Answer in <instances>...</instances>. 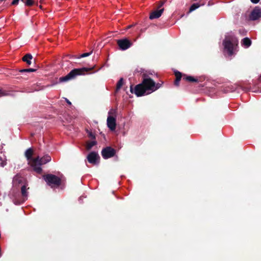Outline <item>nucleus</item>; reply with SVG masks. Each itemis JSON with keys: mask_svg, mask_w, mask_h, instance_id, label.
<instances>
[{"mask_svg": "<svg viewBox=\"0 0 261 261\" xmlns=\"http://www.w3.org/2000/svg\"><path fill=\"white\" fill-rule=\"evenodd\" d=\"M238 40L232 34H228L225 36V39L223 42L224 52L227 53L229 56H231L233 54V47L235 44H237Z\"/></svg>", "mask_w": 261, "mask_h": 261, "instance_id": "nucleus-2", "label": "nucleus"}, {"mask_svg": "<svg viewBox=\"0 0 261 261\" xmlns=\"http://www.w3.org/2000/svg\"><path fill=\"white\" fill-rule=\"evenodd\" d=\"M116 114L117 111L116 110L114 109H111L110 111L108 112V117H111L112 118H116Z\"/></svg>", "mask_w": 261, "mask_h": 261, "instance_id": "nucleus-19", "label": "nucleus"}, {"mask_svg": "<svg viewBox=\"0 0 261 261\" xmlns=\"http://www.w3.org/2000/svg\"><path fill=\"white\" fill-rule=\"evenodd\" d=\"M116 150L111 147L108 146L104 148L101 151V155L104 159H108L114 156Z\"/></svg>", "mask_w": 261, "mask_h": 261, "instance_id": "nucleus-6", "label": "nucleus"}, {"mask_svg": "<svg viewBox=\"0 0 261 261\" xmlns=\"http://www.w3.org/2000/svg\"><path fill=\"white\" fill-rule=\"evenodd\" d=\"M99 159V155L96 152H91L87 156L88 162L93 164H96Z\"/></svg>", "mask_w": 261, "mask_h": 261, "instance_id": "nucleus-9", "label": "nucleus"}, {"mask_svg": "<svg viewBox=\"0 0 261 261\" xmlns=\"http://www.w3.org/2000/svg\"><path fill=\"white\" fill-rule=\"evenodd\" d=\"M34 3L33 0H27L25 1L24 4L25 6H31L34 4Z\"/></svg>", "mask_w": 261, "mask_h": 261, "instance_id": "nucleus-27", "label": "nucleus"}, {"mask_svg": "<svg viewBox=\"0 0 261 261\" xmlns=\"http://www.w3.org/2000/svg\"><path fill=\"white\" fill-rule=\"evenodd\" d=\"M83 196H81L79 198V201L82 200Z\"/></svg>", "mask_w": 261, "mask_h": 261, "instance_id": "nucleus-34", "label": "nucleus"}, {"mask_svg": "<svg viewBox=\"0 0 261 261\" xmlns=\"http://www.w3.org/2000/svg\"><path fill=\"white\" fill-rule=\"evenodd\" d=\"M65 100L67 102V103L69 105H71V102L67 98H65Z\"/></svg>", "mask_w": 261, "mask_h": 261, "instance_id": "nucleus-32", "label": "nucleus"}, {"mask_svg": "<svg viewBox=\"0 0 261 261\" xmlns=\"http://www.w3.org/2000/svg\"><path fill=\"white\" fill-rule=\"evenodd\" d=\"M200 7V5H199L197 3H194L192 4L189 9V12H191L194 10H195L196 9Z\"/></svg>", "mask_w": 261, "mask_h": 261, "instance_id": "nucleus-21", "label": "nucleus"}, {"mask_svg": "<svg viewBox=\"0 0 261 261\" xmlns=\"http://www.w3.org/2000/svg\"><path fill=\"white\" fill-rule=\"evenodd\" d=\"M97 144V142L93 140L90 142H87L86 148L87 150H90L92 148V147H93L94 145H95Z\"/></svg>", "mask_w": 261, "mask_h": 261, "instance_id": "nucleus-18", "label": "nucleus"}, {"mask_svg": "<svg viewBox=\"0 0 261 261\" xmlns=\"http://www.w3.org/2000/svg\"><path fill=\"white\" fill-rule=\"evenodd\" d=\"M86 132L87 133V135L89 138L93 140L95 139V136L94 133L91 130H89L88 129L86 130Z\"/></svg>", "mask_w": 261, "mask_h": 261, "instance_id": "nucleus-22", "label": "nucleus"}, {"mask_svg": "<svg viewBox=\"0 0 261 261\" xmlns=\"http://www.w3.org/2000/svg\"><path fill=\"white\" fill-rule=\"evenodd\" d=\"M33 58L32 55L28 54L25 55L23 58L22 60L25 62L28 65H31L32 63L31 60Z\"/></svg>", "mask_w": 261, "mask_h": 261, "instance_id": "nucleus-15", "label": "nucleus"}, {"mask_svg": "<svg viewBox=\"0 0 261 261\" xmlns=\"http://www.w3.org/2000/svg\"><path fill=\"white\" fill-rule=\"evenodd\" d=\"M90 69V68H87L74 69L72 70L66 76L60 77V81L61 82L68 81L70 80L74 79L77 75L83 74L84 71H87Z\"/></svg>", "mask_w": 261, "mask_h": 261, "instance_id": "nucleus-3", "label": "nucleus"}, {"mask_svg": "<svg viewBox=\"0 0 261 261\" xmlns=\"http://www.w3.org/2000/svg\"><path fill=\"white\" fill-rule=\"evenodd\" d=\"M36 71V69L33 68H28V69H20L19 70L20 72H34Z\"/></svg>", "mask_w": 261, "mask_h": 261, "instance_id": "nucleus-24", "label": "nucleus"}, {"mask_svg": "<svg viewBox=\"0 0 261 261\" xmlns=\"http://www.w3.org/2000/svg\"><path fill=\"white\" fill-rule=\"evenodd\" d=\"M2 160V158L0 156V161Z\"/></svg>", "mask_w": 261, "mask_h": 261, "instance_id": "nucleus-37", "label": "nucleus"}, {"mask_svg": "<svg viewBox=\"0 0 261 261\" xmlns=\"http://www.w3.org/2000/svg\"><path fill=\"white\" fill-rule=\"evenodd\" d=\"M261 17V9L256 7L251 12L250 19L252 20H256Z\"/></svg>", "mask_w": 261, "mask_h": 261, "instance_id": "nucleus-8", "label": "nucleus"}, {"mask_svg": "<svg viewBox=\"0 0 261 261\" xmlns=\"http://www.w3.org/2000/svg\"><path fill=\"white\" fill-rule=\"evenodd\" d=\"M164 4V2H162L160 5V6H159V8L162 7L163 5Z\"/></svg>", "mask_w": 261, "mask_h": 261, "instance_id": "nucleus-33", "label": "nucleus"}, {"mask_svg": "<svg viewBox=\"0 0 261 261\" xmlns=\"http://www.w3.org/2000/svg\"><path fill=\"white\" fill-rule=\"evenodd\" d=\"M42 164L39 162L35 163V159H34L32 162L31 166L33 168V170L38 173H40L42 171V168L41 166Z\"/></svg>", "mask_w": 261, "mask_h": 261, "instance_id": "nucleus-13", "label": "nucleus"}, {"mask_svg": "<svg viewBox=\"0 0 261 261\" xmlns=\"http://www.w3.org/2000/svg\"><path fill=\"white\" fill-rule=\"evenodd\" d=\"M175 75L176 76V80L180 81L181 77V73L179 71H176L175 72Z\"/></svg>", "mask_w": 261, "mask_h": 261, "instance_id": "nucleus-26", "label": "nucleus"}, {"mask_svg": "<svg viewBox=\"0 0 261 261\" xmlns=\"http://www.w3.org/2000/svg\"><path fill=\"white\" fill-rule=\"evenodd\" d=\"M44 179L47 182V185L51 187H58L60 185L61 182V179L51 174H48L43 176Z\"/></svg>", "mask_w": 261, "mask_h": 261, "instance_id": "nucleus-4", "label": "nucleus"}, {"mask_svg": "<svg viewBox=\"0 0 261 261\" xmlns=\"http://www.w3.org/2000/svg\"><path fill=\"white\" fill-rule=\"evenodd\" d=\"M51 160V157L48 155L46 154L42 158H40L39 156H37L35 159V163L39 162L41 164H45L48 162H49Z\"/></svg>", "mask_w": 261, "mask_h": 261, "instance_id": "nucleus-11", "label": "nucleus"}, {"mask_svg": "<svg viewBox=\"0 0 261 261\" xmlns=\"http://www.w3.org/2000/svg\"><path fill=\"white\" fill-rule=\"evenodd\" d=\"M250 1L253 4H257L259 2V0H250Z\"/></svg>", "mask_w": 261, "mask_h": 261, "instance_id": "nucleus-30", "label": "nucleus"}, {"mask_svg": "<svg viewBox=\"0 0 261 261\" xmlns=\"http://www.w3.org/2000/svg\"><path fill=\"white\" fill-rule=\"evenodd\" d=\"M5 165H6V164H2V163L1 166H2V167H4Z\"/></svg>", "mask_w": 261, "mask_h": 261, "instance_id": "nucleus-35", "label": "nucleus"}, {"mask_svg": "<svg viewBox=\"0 0 261 261\" xmlns=\"http://www.w3.org/2000/svg\"><path fill=\"white\" fill-rule=\"evenodd\" d=\"M92 54V51H91L89 53H84V54L81 55L77 58L80 59L81 58L87 57H88L90 55H91Z\"/></svg>", "mask_w": 261, "mask_h": 261, "instance_id": "nucleus-25", "label": "nucleus"}, {"mask_svg": "<svg viewBox=\"0 0 261 261\" xmlns=\"http://www.w3.org/2000/svg\"><path fill=\"white\" fill-rule=\"evenodd\" d=\"M117 43L120 49L122 50H126L132 45V43L126 38L117 40Z\"/></svg>", "mask_w": 261, "mask_h": 261, "instance_id": "nucleus-7", "label": "nucleus"}, {"mask_svg": "<svg viewBox=\"0 0 261 261\" xmlns=\"http://www.w3.org/2000/svg\"><path fill=\"white\" fill-rule=\"evenodd\" d=\"M19 1L20 0H13L11 3V5H17L18 4Z\"/></svg>", "mask_w": 261, "mask_h": 261, "instance_id": "nucleus-29", "label": "nucleus"}, {"mask_svg": "<svg viewBox=\"0 0 261 261\" xmlns=\"http://www.w3.org/2000/svg\"><path fill=\"white\" fill-rule=\"evenodd\" d=\"M22 177L21 176L16 175L13 177V184L14 185L20 184L22 182Z\"/></svg>", "mask_w": 261, "mask_h": 261, "instance_id": "nucleus-16", "label": "nucleus"}, {"mask_svg": "<svg viewBox=\"0 0 261 261\" xmlns=\"http://www.w3.org/2000/svg\"><path fill=\"white\" fill-rule=\"evenodd\" d=\"M179 81H178L177 80H175V82H174V84L176 86H178L179 85Z\"/></svg>", "mask_w": 261, "mask_h": 261, "instance_id": "nucleus-31", "label": "nucleus"}, {"mask_svg": "<svg viewBox=\"0 0 261 261\" xmlns=\"http://www.w3.org/2000/svg\"><path fill=\"white\" fill-rule=\"evenodd\" d=\"M164 10V8H162L152 12L150 14L149 19H153L159 18L162 15Z\"/></svg>", "mask_w": 261, "mask_h": 261, "instance_id": "nucleus-12", "label": "nucleus"}, {"mask_svg": "<svg viewBox=\"0 0 261 261\" xmlns=\"http://www.w3.org/2000/svg\"><path fill=\"white\" fill-rule=\"evenodd\" d=\"M123 84V78H120V80L118 81V82L117 83V86H116V91H118L120 89L121 87L122 86Z\"/></svg>", "mask_w": 261, "mask_h": 261, "instance_id": "nucleus-20", "label": "nucleus"}, {"mask_svg": "<svg viewBox=\"0 0 261 261\" xmlns=\"http://www.w3.org/2000/svg\"><path fill=\"white\" fill-rule=\"evenodd\" d=\"M116 118H112L111 117H108L107 120V126L111 130H114L116 129Z\"/></svg>", "mask_w": 261, "mask_h": 261, "instance_id": "nucleus-10", "label": "nucleus"}, {"mask_svg": "<svg viewBox=\"0 0 261 261\" xmlns=\"http://www.w3.org/2000/svg\"><path fill=\"white\" fill-rule=\"evenodd\" d=\"M242 45L245 48H248L251 45V41L249 38L246 37V38H244L242 40Z\"/></svg>", "mask_w": 261, "mask_h": 261, "instance_id": "nucleus-17", "label": "nucleus"}, {"mask_svg": "<svg viewBox=\"0 0 261 261\" xmlns=\"http://www.w3.org/2000/svg\"><path fill=\"white\" fill-rule=\"evenodd\" d=\"M186 79V80L188 81L189 82H197V80L193 77L191 76H187L185 77H184V79Z\"/></svg>", "mask_w": 261, "mask_h": 261, "instance_id": "nucleus-23", "label": "nucleus"}, {"mask_svg": "<svg viewBox=\"0 0 261 261\" xmlns=\"http://www.w3.org/2000/svg\"><path fill=\"white\" fill-rule=\"evenodd\" d=\"M33 150L31 148H29L25 152V156L28 161H33L32 155Z\"/></svg>", "mask_w": 261, "mask_h": 261, "instance_id": "nucleus-14", "label": "nucleus"}, {"mask_svg": "<svg viewBox=\"0 0 261 261\" xmlns=\"http://www.w3.org/2000/svg\"><path fill=\"white\" fill-rule=\"evenodd\" d=\"M161 84L155 83L148 76L143 74V79L141 83L136 85L134 90L133 85L130 86L131 93H135L137 96H141L145 94H150L161 87Z\"/></svg>", "mask_w": 261, "mask_h": 261, "instance_id": "nucleus-1", "label": "nucleus"}, {"mask_svg": "<svg viewBox=\"0 0 261 261\" xmlns=\"http://www.w3.org/2000/svg\"><path fill=\"white\" fill-rule=\"evenodd\" d=\"M21 198H14L13 200L14 203L15 205H20L25 202L28 198L29 193L28 190L29 188H27L25 185H22L21 187Z\"/></svg>", "mask_w": 261, "mask_h": 261, "instance_id": "nucleus-5", "label": "nucleus"}, {"mask_svg": "<svg viewBox=\"0 0 261 261\" xmlns=\"http://www.w3.org/2000/svg\"><path fill=\"white\" fill-rule=\"evenodd\" d=\"M22 2H23V3L25 2V1L24 0H21Z\"/></svg>", "mask_w": 261, "mask_h": 261, "instance_id": "nucleus-36", "label": "nucleus"}, {"mask_svg": "<svg viewBox=\"0 0 261 261\" xmlns=\"http://www.w3.org/2000/svg\"><path fill=\"white\" fill-rule=\"evenodd\" d=\"M7 94L5 92L3 91L2 90L0 89V97H2L6 95Z\"/></svg>", "mask_w": 261, "mask_h": 261, "instance_id": "nucleus-28", "label": "nucleus"}]
</instances>
